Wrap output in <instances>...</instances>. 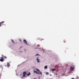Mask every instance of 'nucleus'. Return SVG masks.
<instances>
[{"mask_svg":"<svg viewBox=\"0 0 79 79\" xmlns=\"http://www.w3.org/2000/svg\"><path fill=\"white\" fill-rule=\"evenodd\" d=\"M23 42L24 43V44H25L26 45H27V41L26 40H23Z\"/></svg>","mask_w":79,"mask_h":79,"instance_id":"nucleus-4","label":"nucleus"},{"mask_svg":"<svg viewBox=\"0 0 79 79\" xmlns=\"http://www.w3.org/2000/svg\"><path fill=\"white\" fill-rule=\"evenodd\" d=\"M12 42L13 44H15V41H14L13 40H12Z\"/></svg>","mask_w":79,"mask_h":79,"instance_id":"nucleus-11","label":"nucleus"},{"mask_svg":"<svg viewBox=\"0 0 79 79\" xmlns=\"http://www.w3.org/2000/svg\"><path fill=\"white\" fill-rule=\"evenodd\" d=\"M31 75V73L30 72H29L27 74V75L28 76H29Z\"/></svg>","mask_w":79,"mask_h":79,"instance_id":"nucleus-10","label":"nucleus"},{"mask_svg":"<svg viewBox=\"0 0 79 79\" xmlns=\"http://www.w3.org/2000/svg\"><path fill=\"white\" fill-rule=\"evenodd\" d=\"M64 43L66 42V41H64Z\"/></svg>","mask_w":79,"mask_h":79,"instance_id":"nucleus-19","label":"nucleus"},{"mask_svg":"<svg viewBox=\"0 0 79 79\" xmlns=\"http://www.w3.org/2000/svg\"><path fill=\"white\" fill-rule=\"evenodd\" d=\"M0 61H1V62H3L4 61V58H3V57H1V59H0Z\"/></svg>","mask_w":79,"mask_h":79,"instance_id":"nucleus-2","label":"nucleus"},{"mask_svg":"<svg viewBox=\"0 0 79 79\" xmlns=\"http://www.w3.org/2000/svg\"><path fill=\"white\" fill-rule=\"evenodd\" d=\"M0 27H2V25H1L0 23Z\"/></svg>","mask_w":79,"mask_h":79,"instance_id":"nucleus-15","label":"nucleus"},{"mask_svg":"<svg viewBox=\"0 0 79 79\" xmlns=\"http://www.w3.org/2000/svg\"><path fill=\"white\" fill-rule=\"evenodd\" d=\"M4 58H6V56H5L4 57Z\"/></svg>","mask_w":79,"mask_h":79,"instance_id":"nucleus-16","label":"nucleus"},{"mask_svg":"<svg viewBox=\"0 0 79 79\" xmlns=\"http://www.w3.org/2000/svg\"><path fill=\"white\" fill-rule=\"evenodd\" d=\"M5 23V21H3L0 23L1 25H3V24Z\"/></svg>","mask_w":79,"mask_h":79,"instance_id":"nucleus-7","label":"nucleus"},{"mask_svg":"<svg viewBox=\"0 0 79 79\" xmlns=\"http://www.w3.org/2000/svg\"><path fill=\"white\" fill-rule=\"evenodd\" d=\"M38 58L39 57H38L37 58L36 60H37V61L38 63H39V62H40V60H39V59H38Z\"/></svg>","mask_w":79,"mask_h":79,"instance_id":"nucleus-6","label":"nucleus"},{"mask_svg":"<svg viewBox=\"0 0 79 79\" xmlns=\"http://www.w3.org/2000/svg\"><path fill=\"white\" fill-rule=\"evenodd\" d=\"M22 47H23L22 46H21V47H20V49H21V48H22Z\"/></svg>","mask_w":79,"mask_h":79,"instance_id":"nucleus-17","label":"nucleus"},{"mask_svg":"<svg viewBox=\"0 0 79 79\" xmlns=\"http://www.w3.org/2000/svg\"><path fill=\"white\" fill-rule=\"evenodd\" d=\"M36 70L39 72V73L37 72L36 71H34V73H36V74H41L42 75V72H40V71L38 69H36Z\"/></svg>","mask_w":79,"mask_h":79,"instance_id":"nucleus-1","label":"nucleus"},{"mask_svg":"<svg viewBox=\"0 0 79 79\" xmlns=\"http://www.w3.org/2000/svg\"><path fill=\"white\" fill-rule=\"evenodd\" d=\"M20 42H22L21 40H20Z\"/></svg>","mask_w":79,"mask_h":79,"instance_id":"nucleus-18","label":"nucleus"},{"mask_svg":"<svg viewBox=\"0 0 79 79\" xmlns=\"http://www.w3.org/2000/svg\"><path fill=\"white\" fill-rule=\"evenodd\" d=\"M38 55H39V54H36V55H35V56H38Z\"/></svg>","mask_w":79,"mask_h":79,"instance_id":"nucleus-14","label":"nucleus"},{"mask_svg":"<svg viewBox=\"0 0 79 79\" xmlns=\"http://www.w3.org/2000/svg\"><path fill=\"white\" fill-rule=\"evenodd\" d=\"M44 68L45 69H47V65H46L44 66Z\"/></svg>","mask_w":79,"mask_h":79,"instance_id":"nucleus-12","label":"nucleus"},{"mask_svg":"<svg viewBox=\"0 0 79 79\" xmlns=\"http://www.w3.org/2000/svg\"><path fill=\"white\" fill-rule=\"evenodd\" d=\"M7 66H8V67H9V66H10V63H8L7 64Z\"/></svg>","mask_w":79,"mask_h":79,"instance_id":"nucleus-9","label":"nucleus"},{"mask_svg":"<svg viewBox=\"0 0 79 79\" xmlns=\"http://www.w3.org/2000/svg\"><path fill=\"white\" fill-rule=\"evenodd\" d=\"M23 77H25V76H26V72H24L23 73Z\"/></svg>","mask_w":79,"mask_h":79,"instance_id":"nucleus-5","label":"nucleus"},{"mask_svg":"<svg viewBox=\"0 0 79 79\" xmlns=\"http://www.w3.org/2000/svg\"><path fill=\"white\" fill-rule=\"evenodd\" d=\"M74 69V67L72 66L70 67V71H73Z\"/></svg>","mask_w":79,"mask_h":79,"instance_id":"nucleus-3","label":"nucleus"},{"mask_svg":"<svg viewBox=\"0 0 79 79\" xmlns=\"http://www.w3.org/2000/svg\"><path fill=\"white\" fill-rule=\"evenodd\" d=\"M55 70H56V69H51V71H55Z\"/></svg>","mask_w":79,"mask_h":79,"instance_id":"nucleus-8","label":"nucleus"},{"mask_svg":"<svg viewBox=\"0 0 79 79\" xmlns=\"http://www.w3.org/2000/svg\"><path fill=\"white\" fill-rule=\"evenodd\" d=\"M46 75H48V74H49V73H48V72H46Z\"/></svg>","mask_w":79,"mask_h":79,"instance_id":"nucleus-13","label":"nucleus"}]
</instances>
